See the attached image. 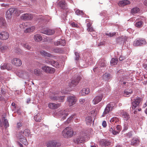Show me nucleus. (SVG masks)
<instances>
[{
    "instance_id": "nucleus-1",
    "label": "nucleus",
    "mask_w": 147,
    "mask_h": 147,
    "mask_svg": "<svg viewBox=\"0 0 147 147\" xmlns=\"http://www.w3.org/2000/svg\"><path fill=\"white\" fill-rule=\"evenodd\" d=\"M73 132L71 127H68L64 129L62 132L63 136L65 138H70L72 136Z\"/></svg>"
},
{
    "instance_id": "nucleus-2",
    "label": "nucleus",
    "mask_w": 147,
    "mask_h": 147,
    "mask_svg": "<svg viewBox=\"0 0 147 147\" xmlns=\"http://www.w3.org/2000/svg\"><path fill=\"white\" fill-rule=\"evenodd\" d=\"M143 100L142 98L138 96L135 98L134 99V101L132 102V109H135L136 108Z\"/></svg>"
},
{
    "instance_id": "nucleus-3",
    "label": "nucleus",
    "mask_w": 147,
    "mask_h": 147,
    "mask_svg": "<svg viewBox=\"0 0 147 147\" xmlns=\"http://www.w3.org/2000/svg\"><path fill=\"white\" fill-rule=\"evenodd\" d=\"M121 126L118 125L116 127H114L113 129L112 127H111L109 129V131L114 135H116L119 134L121 130Z\"/></svg>"
},
{
    "instance_id": "nucleus-4",
    "label": "nucleus",
    "mask_w": 147,
    "mask_h": 147,
    "mask_svg": "<svg viewBox=\"0 0 147 147\" xmlns=\"http://www.w3.org/2000/svg\"><path fill=\"white\" fill-rule=\"evenodd\" d=\"M146 42L144 39L140 38L137 39L133 42V45L135 46H141L146 44Z\"/></svg>"
},
{
    "instance_id": "nucleus-5",
    "label": "nucleus",
    "mask_w": 147,
    "mask_h": 147,
    "mask_svg": "<svg viewBox=\"0 0 147 147\" xmlns=\"http://www.w3.org/2000/svg\"><path fill=\"white\" fill-rule=\"evenodd\" d=\"M41 68L45 72L48 73L52 74L55 71L54 68L45 65L42 66Z\"/></svg>"
},
{
    "instance_id": "nucleus-6",
    "label": "nucleus",
    "mask_w": 147,
    "mask_h": 147,
    "mask_svg": "<svg viewBox=\"0 0 147 147\" xmlns=\"http://www.w3.org/2000/svg\"><path fill=\"white\" fill-rule=\"evenodd\" d=\"M113 108V105H111V103L107 104L105 109L102 115V116L104 117L105 115L109 113V112L112 111Z\"/></svg>"
},
{
    "instance_id": "nucleus-7",
    "label": "nucleus",
    "mask_w": 147,
    "mask_h": 147,
    "mask_svg": "<svg viewBox=\"0 0 147 147\" xmlns=\"http://www.w3.org/2000/svg\"><path fill=\"white\" fill-rule=\"evenodd\" d=\"M41 33L46 34L47 35H53L55 32V31L54 29H44L42 30L41 31Z\"/></svg>"
},
{
    "instance_id": "nucleus-8",
    "label": "nucleus",
    "mask_w": 147,
    "mask_h": 147,
    "mask_svg": "<svg viewBox=\"0 0 147 147\" xmlns=\"http://www.w3.org/2000/svg\"><path fill=\"white\" fill-rule=\"evenodd\" d=\"M67 100L69 106H71L75 104L76 101V98L74 96H69L67 97Z\"/></svg>"
},
{
    "instance_id": "nucleus-9",
    "label": "nucleus",
    "mask_w": 147,
    "mask_h": 147,
    "mask_svg": "<svg viewBox=\"0 0 147 147\" xmlns=\"http://www.w3.org/2000/svg\"><path fill=\"white\" fill-rule=\"evenodd\" d=\"M81 79V77L80 76H78L76 80H73L71 81L69 84V86L70 87L75 86L78 84Z\"/></svg>"
},
{
    "instance_id": "nucleus-10",
    "label": "nucleus",
    "mask_w": 147,
    "mask_h": 147,
    "mask_svg": "<svg viewBox=\"0 0 147 147\" xmlns=\"http://www.w3.org/2000/svg\"><path fill=\"white\" fill-rule=\"evenodd\" d=\"M65 97V96H50V98L53 100L63 102L64 101V98Z\"/></svg>"
},
{
    "instance_id": "nucleus-11",
    "label": "nucleus",
    "mask_w": 147,
    "mask_h": 147,
    "mask_svg": "<svg viewBox=\"0 0 147 147\" xmlns=\"http://www.w3.org/2000/svg\"><path fill=\"white\" fill-rule=\"evenodd\" d=\"M103 95L102 94H100L96 96L94 98L92 101V102L94 105L100 102L102 100Z\"/></svg>"
},
{
    "instance_id": "nucleus-12",
    "label": "nucleus",
    "mask_w": 147,
    "mask_h": 147,
    "mask_svg": "<svg viewBox=\"0 0 147 147\" xmlns=\"http://www.w3.org/2000/svg\"><path fill=\"white\" fill-rule=\"evenodd\" d=\"M9 34L6 31H2L0 33V39L2 40H6L9 37Z\"/></svg>"
},
{
    "instance_id": "nucleus-13",
    "label": "nucleus",
    "mask_w": 147,
    "mask_h": 147,
    "mask_svg": "<svg viewBox=\"0 0 147 147\" xmlns=\"http://www.w3.org/2000/svg\"><path fill=\"white\" fill-rule=\"evenodd\" d=\"M60 143L55 141H51L47 144V147H59L61 146Z\"/></svg>"
},
{
    "instance_id": "nucleus-14",
    "label": "nucleus",
    "mask_w": 147,
    "mask_h": 147,
    "mask_svg": "<svg viewBox=\"0 0 147 147\" xmlns=\"http://www.w3.org/2000/svg\"><path fill=\"white\" fill-rule=\"evenodd\" d=\"M74 142L78 144L82 143L85 141L84 138L82 136H78L73 140Z\"/></svg>"
},
{
    "instance_id": "nucleus-15",
    "label": "nucleus",
    "mask_w": 147,
    "mask_h": 147,
    "mask_svg": "<svg viewBox=\"0 0 147 147\" xmlns=\"http://www.w3.org/2000/svg\"><path fill=\"white\" fill-rule=\"evenodd\" d=\"M57 6L63 9L66 10L67 9V5L65 1H59L57 4Z\"/></svg>"
},
{
    "instance_id": "nucleus-16",
    "label": "nucleus",
    "mask_w": 147,
    "mask_h": 147,
    "mask_svg": "<svg viewBox=\"0 0 147 147\" xmlns=\"http://www.w3.org/2000/svg\"><path fill=\"white\" fill-rule=\"evenodd\" d=\"M12 64L16 66H20L22 64V62L20 59L15 58L12 61Z\"/></svg>"
},
{
    "instance_id": "nucleus-17",
    "label": "nucleus",
    "mask_w": 147,
    "mask_h": 147,
    "mask_svg": "<svg viewBox=\"0 0 147 147\" xmlns=\"http://www.w3.org/2000/svg\"><path fill=\"white\" fill-rule=\"evenodd\" d=\"M111 142L108 140L102 139L100 141V144L102 146H109L111 145Z\"/></svg>"
},
{
    "instance_id": "nucleus-18",
    "label": "nucleus",
    "mask_w": 147,
    "mask_h": 147,
    "mask_svg": "<svg viewBox=\"0 0 147 147\" xmlns=\"http://www.w3.org/2000/svg\"><path fill=\"white\" fill-rule=\"evenodd\" d=\"M121 117L123 118L124 120L127 121L130 118V115L127 112L122 111L121 113Z\"/></svg>"
},
{
    "instance_id": "nucleus-19",
    "label": "nucleus",
    "mask_w": 147,
    "mask_h": 147,
    "mask_svg": "<svg viewBox=\"0 0 147 147\" xmlns=\"http://www.w3.org/2000/svg\"><path fill=\"white\" fill-rule=\"evenodd\" d=\"M54 44L55 45L57 46L59 45L64 46L66 44V41L65 40L59 39L54 42Z\"/></svg>"
},
{
    "instance_id": "nucleus-20",
    "label": "nucleus",
    "mask_w": 147,
    "mask_h": 147,
    "mask_svg": "<svg viewBox=\"0 0 147 147\" xmlns=\"http://www.w3.org/2000/svg\"><path fill=\"white\" fill-rule=\"evenodd\" d=\"M60 105L61 104L59 103L55 104L54 103H50L49 104L48 107L51 109H54L59 107Z\"/></svg>"
},
{
    "instance_id": "nucleus-21",
    "label": "nucleus",
    "mask_w": 147,
    "mask_h": 147,
    "mask_svg": "<svg viewBox=\"0 0 147 147\" xmlns=\"http://www.w3.org/2000/svg\"><path fill=\"white\" fill-rule=\"evenodd\" d=\"M21 18L24 20H28L31 19L32 18V16L30 14L25 13L22 16Z\"/></svg>"
},
{
    "instance_id": "nucleus-22",
    "label": "nucleus",
    "mask_w": 147,
    "mask_h": 147,
    "mask_svg": "<svg viewBox=\"0 0 147 147\" xmlns=\"http://www.w3.org/2000/svg\"><path fill=\"white\" fill-rule=\"evenodd\" d=\"M90 92V89L88 88H84L80 92V94L82 96H84L88 94Z\"/></svg>"
},
{
    "instance_id": "nucleus-23",
    "label": "nucleus",
    "mask_w": 147,
    "mask_h": 147,
    "mask_svg": "<svg viewBox=\"0 0 147 147\" xmlns=\"http://www.w3.org/2000/svg\"><path fill=\"white\" fill-rule=\"evenodd\" d=\"M40 54L44 56L47 57H52V55L50 53L47 52L43 50H41L40 51Z\"/></svg>"
},
{
    "instance_id": "nucleus-24",
    "label": "nucleus",
    "mask_w": 147,
    "mask_h": 147,
    "mask_svg": "<svg viewBox=\"0 0 147 147\" xmlns=\"http://www.w3.org/2000/svg\"><path fill=\"white\" fill-rule=\"evenodd\" d=\"M6 24L5 19L2 17H0V27L1 28L5 27Z\"/></svg>"
},
{
    "instance_id": "nucleus-25",
    "label": "nucleus",
    "mask_w": 147,
    "mask_h": 147,
    "mask_svg": "<svg viewBox=\"0 0 147 147\" xmlns=\"http://www.w3.org/2000/svg\"><path fill=\"white\" fill-rule=\"evenodd\" d=\"M98 64L101 67H105L107 62L104 59H100L98 61Z\"/></svg>"
},
{
    "instance_id": "nucleus-26",
    "label": "nucleus",
    "mask_w": 147,
    "mask_h": 147,
    "mask_svg": "<svg viewBox=\"0 0 147 147\" xmlns=\"http://www.w3.org/2000/svg\"><path fill=\"white\" fill-rule=\"evenodd\" d=\"M130 3V2L128 0H124L120 1L119 2V4L122 6L129 4Z\"/></svg>"
},
{
    "instance_id": "nucleus-27",
    "label": "nucleus",
    "mask_w": 147,
    "mask_h": 147,
    "mask_svg": "<svg viewBox=\"0 0 147 147\" xmlns=\"http://www.w3.org/2000/svg\"><path fill=\"white\" fill-rule=\"evenodd\" d=\"M103 79L105 80L108 81L112 78V76L109 73H105L103 75Z\"/></svg>"
},
{
    "instance_id": "nucleus-28",
    "label": "nucleus",
    "mask_w": 147,
    "mask_h": 147,
    "mask_svg": "<svg viewBox=\"0 0 147 147\" xmlns=\"http://www.w3.org/2000/svg\"><path fill=\"white\" fill-rule=\"evenodd\" d=\"M143 24L144 22L142 20H140L136 21L135 23V25L137 28H140L143 26Z\"/></svg>"
},
{
    "instance_id": "nucleus-29",
    "label": "nucleus",
    "mask_w": 147,
    "mask_h": 147,
    "mask_svg": "<svg viewBox=\"0 0 147 147\" xmlns=\"http://www.w3.org/2000/svg\"><path fill=\"white\" fill-rule=\"evenodd\" d=\"M53 51L56 53H62L64 52L62 48L59 47H57L56 49H54Z\"/></svg>"
},
{
    "instance_id": "nucleus-30",
    "label": "nucleus",
    "mask_w": 147,
    "mask_h": 147,
    "mask_svg": "<svg viewBox=\"0 0 147 147\" xmlns=\"http://www.w3.org/2000/svg\"><path fill=\"white\" fill-rule=\"evenodd\" d=\"M34 39L36 41L39 42L41 41L42 40V36L39 34H37L34 36Z\"/></svg>"
},
{
    "instance_id": "nucleus-31",
    "label": "nucleus",
    "mask_w": 147,
    "mask_h": 147,
    "mask_svg": "<svg viewBox=\"0 0 147 147\" xmlns=\"http://www.w3.org/2000/svg\"><path fill=\"white\" fill-rule=\"evenodd\" d=\"M118 59L117 58H112L110 63L111 65H117L118 62Z\"/></svg>"
},
{
    "instance_id": "nucleus-32",
    "label": "nucleus",
    "mask_w": 147,
    "mask_h": 147,
    "mask_svg": "<svg viewBox=\"0 0 147 147\" xmlns=\"http://www.w3.org/2000/svg\"><path fill=\"white\" fill-rule=\"evenodd\" d=\"M35 28L34 26H32L29 28H27L25 30L24 32L26 33H28L29 32H33L35 29Z\"/></svg>"
},
{
    "instance_id": "nucleus-33",
    "label": "nucleus",
    "mask_w": 147,
    "mask_h": 147,
    "mask_svg": "<svg viewBox=\"0 0 147 147\" xmlns=\"http://www.w3.org/2000/svg\"><path fill=\"white\" fill-rule=\"evenodd\" d=\"M34 74L36 76H40L42 74L41 70L39 69H36L34 70Z\"/></svg>"
},
{
    "instance_id": "nucleus-34",
    "label": "nucleus",
    "mask_w": 147,
    "mask_h": 147,
    "mask_svg": "<svg viewBox=\"0 0 147 147\" xmlns=\"http://www.w3.org/2000/svg\"><path fill=\"white\" fill-rule=\"evenodd\" d=\"M85 120L87 125H90L92 121V118L91 116H88L86 117Z\"/></svg>"
},
{
    "instance_id": "nucleus-35",
    "label": "nucleus",
    "mask_w": 147,
    "mask_h": 147,
    "mask_svg": "<svg viewBox=\"0 0 147 147\" xmlns=\"http://www.w3.org/2000/svg\"><path fill=\"white\" fill-rule=\"evenodd\" d=\"M139 142V141L138 139H134L131 141V145L134 146H136L138 145Z\"/></svg>"
},
{
    "instance_id": "nucleus-36",
    "label": "nucleus",
    "mask_w": 147,
    "mask_h": 147,
    "mask_svg": "<svg viewBox=\"0 0 147 147\" xmlns=\"http://www.w3.org/2000/svg\"><path fill=\"white\" fill-rule=\"evenodd\" d=\"M42 119L40 114L39 113L37 114L34 117V119L35 121L38 122H40Z\"/></svg>"
},
{
    "instance_id": "nucleus-37",
    "label": "nucleus",
    "mask_w": 147,
    "mask_h": 147,
    "mask_svg": "<svg viewBox=\"0 0 147 147\" xmlns=\"http://www.w3.org/2000/svg\"><path fill=\"white\" fill-rule=\"evenodd\" d=\"M8 10L12 15L13 14H15L17 15V8H10Z\"/></svg>"
},
{
    "instance_id": "nucleus-38",
    "label": "nucleus",
    "mask_w": 147,
    "mask_h": 147,
    "mask_svg": "<svg viewBox=\"0 0 147 147\" xmlns=\"http://www.w3.org/2000/svg\"><path fill=\"white\" fill-rule=\"evenodd\" d=\"M51 65L54 67L57 68L58 67L59 64L58 62L52 59Z\"/></svg>"
},
{
    "instance_id": "nucleus-39",
    "label": "nucleus",
    "mask_w": 147,
    "mask_h": 147,
    "mask_svg": "<svg viewBox=\"0 0 147 147\" xmlns=\"http://www.w3.org/2000/svg\"><path fill=\"white\" fill-rule=\"evenodd\" d=\"M140 11L139 9L137 7L132 8L131 10V12L133 14L137 13Z\"/></svg>"
},
{
    "instance_id": "nucleus-40",
    "label": "nucleus",
    "mask_w": 147,
    "mask_h": 147,
    "mask_svg": "<svg viewBox=\"0 0 147 147\" xmlns=\"http://www.w3.org/2000/svg\"><path fill=\"white\" fill-rule=\"evenodd\" d=\"M30 133V130L28 129H25L23 131V134L26 136H28Z\"/></svg>"
},
{
    "instance_id": "nucleus-41",
    "label": "nucleus",
    "mask_w": 147,
    "mask_h": 147,
    "mask_svg": "<svg viewBox=\"0 0 147 147\" xmlns=\"http://www.w3.org/2000/svg\"><path fill=\"white\" fill-rule=\"evenodd\" d=\"M20 141L24 145H27L28 144L27 140L26 138L25 137L20 138Z\"/></svg>"
},
{
    "instance_id": "nucleus-42",
    "label": "nucleus",
    "mask_w": 147,
    "mask_h": 147,
    "mask_svg": "<svg viewBox=\"0 0 147 147\" xmlns=\"http://www.w3.org/2000/svg\"><path fill=\"white\" fill-rule=\"evenodd\" d=\"M5 16L6 18L8 19H10L12 18V14L8 10L6 12Z\"/></svg>"
},
{
    "instance_id": "nucleus-43",
    "label": "nucleus",
    "mask_w": 147,
    "mask_h": 147,
    "mask_svg": "<svg viewBox=\"0 0 147 147\" xmlns=\"http://www.w3.org/2000/svg\"><path fill=\"white\" fill-rule=\"evenodd\" d=\"M22 46L28 50L31 49V47L27 43H23L22 44Z\"/></svg>"
},
{
    "instance_id": "nucleus-44",
    "label": "nucleus",
    "mask_w": 147,
    "mask_h": 147,
    "mask_svg": "<svg viewBox=\"0 0 147 147\" xmlns=\"http://www.w3.org/2000/svg\"><path fill=\"white\" fill-rule=\"evenodd\" d=\"M119 120L118 118H117V117H114L111 119L110 120V122L112 123L113 122H114L115 123H116L119 121Z\"/></svg>"
},
{
    "instance_id": "nucleus-45",
    "label": "nucleus",
    "mask_w": 147,
    "mask_h": 147,
    "mask_svg": "<svg viewBox=\"0 0 147 147\" xmlns=\"http://www.w3.org/2000/svg\"><path fill=\"white\" fill-rule=\"evenodd\" d=\"M3 123L5 128H7L9 126L8 121L7 119H4V121H3Z\"/></svg>"
},
{
    "instance_id": "nucleus-46",
    "label": "nucleus",
    "mask_w": 147,
    "mask_h": 147,
    "mask_svg": "<svg viewBox=\"0 0 147 147\" xmlns=\"http://www.w3.org/2000/svg\"><path fill=\"white\" fill-rule=\"evenodd\" d=\"M75 13L78 15L83 16L84 14L82 11L79 9L76 10L75 11Z\"/></svg>"
},
{
    "instance_id": "nucleus-47",
    "label": "nucleus",
    "mask_w": 147,
    "mask_h": 147,
    "mask_svg": "<svg viewBox=\"0 0 147 147\" xmlns=\"http://www.w3.org/2000/svg\"><path fill=\"white\" fill-rule=\"evenodd\" d=\"M66 11L65 12H64L62 16V18H63L64 20H65V19H66V18L67 16V13L68 12V10H66Z\"/></svg>"
},
{
    "instance_id": "nucleus-48",
    "label": "nucleus",
    "mask_w": 147,
    "mask_h": 147,
    "mask_svg": "<svg viewBox=\"0 0 147 147\" xmlns=\"http://www.w3.org/2000/svg\"><path fill=\"white\" fill-rule=\"evenodd\" d=\"M116 34V32H114L112 33H106V35L110 37H113L115 36Z\"/></svg>"
},
{
    "instance_id": "nucleus-49",
    "label": "nucleus",
    "mask_w": 147,
    "mask_h": 147,
    "mask_svg": "<svg viewBox=\"0 0 147 147\" xmlns=\"http://www.w3.org/2000/svg\"><path fill=\"white\" fill-rule=\"evenodd\" d=\"M7 48V46H4L0 47V49L2 52H3L4 51L6 50Z\"/></svg>"
},
{
    "instance_id": "nucleus-50",
    "label": "nucleus",
    "mask_w": 147,
    "mask_h": 147,
    "mask_svg": "<svg viewBox=\"0 0 147 147\" xmlns=\"http://www.w3.org/2000/svg\"><path fill=\"white\" fill-rule=\"evenodd\" d=\"M14 51L16 53L19 54L21 53V50L19 48L15 49Z\"/></svg>"
},
{
    "instance_id": "nucleus-51",
    "label": "nucleus",
    "mask_w": 147,
    "mask_h": 147,
    "mask_svg": "<svg viewBox=\"0 0 147 147\" xmlns=\"http://www.w3.org/2000/svg\"><path fill=\"white\" fill-rule=\"evenodd\" d=\"M6 63L2 64L1 66V69H6Z\"/></svg>"
},
{
    "instance_id": "nucleus-52",
    "label": "nucleus",
    "mask_w": 147,
    "mask_h": 147,
    "mask_svg": "<svg viewBox=\"0 0 147 147\" xmlns=\"http://www.w3.org/2000/svg\"><path fill=\"white\" fill-rule=\"evenodd\" d=\"M75 55H76L75 59L76 60H78L80 57L79 53L77 52H75Z\"/></svg>"
},
{
    "instance_id": "nucleus-53",
    "label": "nucleus",
    "mask_w": 147,
    "mask_h": 147,
    "mask_svg": "<svg viewBox=\"0 0 147 147\" xmlns=\"http://www.w3.org/2000/svg\"><path fill=\"white\" fill-rule=\"evenodd\" d=\"M1 93L3 96H5L6 94V92L5 91V90L4 89L2 88H1Z\"/></svg>"
},
{
    "instance_id": "nucleus-54",
    "label": "nucleus",
    "mask_w": 147,
    "mask_h": 147,
    "mask_svg": "<svg viewBox=\"0 0 147 147\" xmlns=\"http://www.w3.org/2000/svg\"><path fill=\"white\" fill-rule=\"evenodd\" d=\"M6 64L7 66L6 69L8 70L11 69L12 67L11 65L10 64L8 63H6Z\"/></svg>"
},
{
    "instance_id": "nucleus-55",
    "label": "nucleus",
    "mask_w": 147,
    "mask_h": 147,
    "mask_svg": "<svg viewBox=\"0 0 147 147\" xmlns=\"http://www.w3.org/2000/svg\"><path fill=\"white\" fill-rule=\"evenodd\" d=\"M52 60L50 59H45V61L46 63L51 65Z\"/></svg>"
},
{
    "instance_id": "nucleus-56",
    "label": "nucleus",
    "mask_w": 147,
    "mask_h": 147,
    "mask_svg": "<svg viewBox=\"0 0 147 147\" xmlns=\"http://www.w3.org/2000/svg\"><path fill=\"white\" fill-rule=\"evenodd\" d=\"M124 94L126 96L128 97L130 96L131 94L129 93L128 91L127 90H125L124 92Z\"/></svg>"
},
{
    "instance_id": "nucleus-57",
    "label": "nucleus",
    "mask_w": 147,
    "mask_h": 147,
    "mask_svg": "<svg viewBox=\"0 0 147 147\" xmlns=\"http://www.w3.org/2000/svg\"><path fill=\"white\" fill-rule=\"evenodd\" d=\"M68 115V113H66L63 114L62 115V118L61 119L63 120H64L66 118V117Z\"/></svg>"
},
{
    "instance_id": "nucleus-58",
    "label": "nucleus",
    "mask_w": 147,
    "mask_h": 147,
    "mask_svg": "<svg viewBox=\"0 0 147 147\" xmlns=\"http://www.w3.org/2000/svg\"><path fill=\"white\" fill-rule=\"evenodd\" d=\"M24 12V10L20 8H17V14L22 13Z\"/></svg>"
},
{
    "instance_id": "nucleus-59",
    "label": "nucleus",
    "mask_w": 147,
    "mask_h": 147,
    "mask_svg": "<svg viewBox=\"0 0 147 147\" xmlns=\"http://www.w3.org/2000/svg\"><path fill=\"white\" fill-rule=\"evenodd\" d=\"M22 126V123L20 122H18V123L17 124L16 127L18 129H19Z\"/></svg>"
},
{
    "instance_id": "nucleus-60",
    "label": "nucleus",
    "mask_w": 147,
    "mask_h": 147,
    "mask_svg": "<svg viewBox=\"0 0 147 147\" xmlns=\"http://www.w3.org/2000/svg\"><path fill=\"white\" fill-rule=\"evenodd\" d=\"M71 25L72 27L78 28V24H77L75 23L74 22L71 23Z\"/></svg>"
},
{
    "instance_id": "nucleus-61",
    "label": "nucleus",
    "mask_w": 147,
    "mask_h": 147,
    "mask_svg": "<svg viewBox=\"0 0 147 147\" xmlns=\"http://www.w3.org/2000/svg\"><path fill=\"white\" fill-rule=\"evenodd\" d=\"M121 85L122 86H124L126 84L127 85H128V82L124 81L123 82H122L121 84Z\"/></svg>"
},
{
    "instance_id": "nucleus-62",
    "label": "nucleus",
    "mask_w": 147,
    "mask_h": 147,
    "mask_svg": "<svg viewBox=\"0 0 147 147\" xmlns=\"http://www.w3.org/2000/svg\"><path fill=\"white\" fill-rule=\"evenodd\" d=\"M79 101L81 104H82L85 102V100L84 99L81 98L80 99Z\"/></svg>"
},
{
    "instance_id": "nucleus-63",
    "label": "nucleus",
    "mask_w": 147,
    "mask_h": 147,
    "mask_svg": "<svg viewBox=\"0 0 147 147\" xmlns=\"http://www.w3.org/2000/svg\"><path fill=\"white\" fill-rule=\"evenodd\" d=\"M119 83L121 84L122 82H123L124 80V78L123 77L120 78V80H119Z\"/></svg>"
},
{
    "instance_id": "nucleus-64",
    "label": "nucleus",
    "mask_w": 147,
    "mask_h": 147,
    "mask_svg": "<svg viewBox=\"0 0 147 147\" xmlns=\"http://www.w3.org/2000/svg\"><path fill=\"white\" fill-rule=\"evenodd\" d=\"M87 30L88 32H93L94 31L93 28L92 27H91L89 29H87Z\"/></svg>"
}]
</instances>
